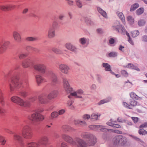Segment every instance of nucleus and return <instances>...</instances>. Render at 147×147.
I'll use <instances>...</instances> for the list:
<instances>
[{
  "instance_id": "e2e57ef3",
  "label": "nucleus",
  "mask_w": 147,
  "mask_h": 147,
  "mask_svg": "<svg viewBox=\"0 0 147 147\" xmlns=\"http://www.w3.org/2000/svg\"><path fill=\"white\" fill-rule=\"evenodd\" d=\"M142 40L144 42H147V35H144L142 37Z\"/></svg>"
},
{
  "instance_id": "7ed1b4c3",
  "label": "nucleus",
  "mask_w": 147,
  "mask_h": 147,
  "mask_svg": "<svg viewBox=\"0 0 147 147\" xmlns=\"http://www.w3.org/2000/svg\"><path fill=\"white\" fill-rule=\"evenodd\" d=\"M63 80L64 88L65 91L67 94L70 93V95L68 96V97L69 98H71L72 96H76L77 98H82V96H78L77 95V94H81L83 93V91L82 90L79 89L77 92H71L72 91V88L70 87L67 80L65 78H63Z\"/></svg>"
},
{
  "instance_id": "49530a36",
  "label": "nucleus",
  "mask_w": 147,
  "mask_h": 147,
  "mask_svg": "<svg viewBox=\"0 0 147 147\" xmlns=\"http://www.w3.org/2000/svg\"><path fill=\"white\" fill-rule=\"evenodd\" d=\"M52 50L53 52L57 54H60L62 53L61 51L56 48H53Z\"/></svg>"
},
{
  "instance_id": "a19ab883",
  "label": "nucleus",
  "mask_w": 147,
  "mask_h": 147,
  "mask_svg": "<svg viewBox=\"0 0 147 147\" xmlns=\"http://www.w3.org/2000/svg\"><path fill=\"white\" fill-rule=\"evenodd\" d=\"M0 102L1 104L3 106L5 105V102L3 100V94L0 90Z\"/></svg>"
},
{
  "instance_id": "8fccbe9b",
  "label": "nucleus",
  "mask_w": 147,
  "mask_h": 147,
  "mask_svg": "<svg viewBox=\"0 0 147 147\" xmlns=\"http://www.w3.org/2000/svg\"><path fill=\"white\" fill-rule=\"evenodd\" d=\"M6 142V140L4 138L1 136H0V143H1V144L4 145L5 144Z\"/></svg>"
},
{
  "instance_id": "13d9d810",
  "label": "nucleus",
  "mask_w": 147,
  "mask_h": 147,
  "mask_svg": "<svg viewBox=\"0 0 147 147\" xmlns=\"http://www.w3.org/2000/svg\"><path fill=\"white\" fill-rule=\"evenodd\" d=\"M111 132L119 134H121L122 133V131L118 130H114L111 129Z\"/></svg>"
},
{
  "instance_id": "c03bdc74",
  "label": "nucleus",
  "mask_w": 147,
  "mask_h": 147,
  "mask_svg": "<svg viewBox=\"0 0 147 147\" xmlns=\"http://www.w3.org/2000/svg\"><path fill=\"white\" fill-rule=\"evenodd\" d=\"M146 23L145 21L144 20H140L138 22V25L139 26H144Z\"/></svg>"
},
{
  "instance_id": "a211bd4d",
  "label": "nucleus",
  "mask_w": 147,
  "mask_h": 147,
  "mask_svg": "<svg viewBox=\"0 0 147 147\" xmlns=\"http://www.w3.org/2000/svg\"><path fill=\"white\" fill-rule=\"evenodd\" d=\"M59 69L63 73L65 74L68 73L69 68L66 65L63 64H60L59 66Z\"/></svg>"
},
{
  "instance_id": "864d4df0",
  "label": "nucleus",
  "mask_w": 147,
  "mask_h": 147,
  "mask_svg": "<svg viewBox=\"0 0 147 147\" xmlns=\"http://www.w3.org/2000/svg\"><path fill=\"white\" fill-rule=\"evenodd\" d=\"M90 118V116L88 114H85L82 116V118L84 120L88 119Z\"/></svg>"
},
{
  "instance_id": "3c124183",
  "label": "nucleus",
  "mask_w": 147,
  "mask_h": 147,
  "mask_svg": "<svg viewBox=\"0 0 147 147\" xmlns=\"http://www.w3.org/2000/svg\"><path fill=\"white\" fill-rule=\"evenodd\" d=\"M76 2L77 6L80 8H81L82 5V3L80 0H76Z\"/></svg>"
},
{
  "instance_id": "39448f33",
  "label": "nucleus",
  "mask_w": 147,
  "mask_h": 147,
  "mask_svg": "<svg viewBox=\"0 0 147 147\" xmlns=\"http://www.w3.org/2000/svg\"><path fill=\"white\" fill-rule=\"evenodd\" d=\"M37 100L36 96L31 98L29 99V101L26 100L25 101L20 98L16 96H13L11 98V100L13 102L25 107H29L30 105V102H34Z\"/></svg>"
},
{
  "instance_id": "69168bd1",
  "label": "nucleus",
  "mask_w": 147,
  "mask_h": 147,
  "mask_svg": "<svg viewBox=\"0 0 147 147\" xmlns=\"http://www.w3.org/2000/svg\"><path fill=\"white\" fill-rule=\"evenodd\" d=\"M106 127V126H105L95 125V129H100L101 127Z\"/></svg>"
},
{
  "instance_id": "e433bc0d",
  "label": "nucleus",
  "mask_w": 147,
  "mask_h": 147,
  "mask_svg": "<svg viewBox=\"0 0 147 147\" xmlns=\"http://www.w3.org/2000/svg\"><path fill=\"white\" fill-rule=\"evenodd\" d=\"M140 32L138 30H136L131 32L132 36L133 38H135L139 35Z\"/></svg>"
},
{
  "instance_id": "09e8293b",
  "label": "nucleus",
  "mask_w": 147,
  "mask_h": 147,
  "mask_svg": "<svg viewBox=\"0 0 147 147\" xmlns=\"http://www.w3.org/2000/svg\"><path fill=\"white\" fill-rule=\"evenodd\" d=\"M109 42L111 45V46H115V45L113 44L115 42V40L113 38H110L109 40Z\"/></svg>"
},
{
  "instance_id": "9b49d317",
  "label": "nucleus",
  "mask_w": 147,
  "mask_h": 147,
  "mask_svg": "<svg viewBox=\"0 0 147 147\" xmlns=\"http://www.w3.org/2000/svg\"><path fill=\"white\" fill-rule=\"evenodd\" d=\"M58 23L54 22L52 26H51L48 31V36L49 38L54 37L55 35V30L57 27Z\"/></svg>"
},
{
  "instance_id": "9d476101",
  "label": "nucleus",
  "mask_w": 147,
  "mask_h": 147,
  "mask_svg": "<svg viewBox=\"0 0 147 147\" xmlns=\"http://www.w3.org/2000/svg\"><path fill=\"white\" fill-rule=\"evenodd\" d=\"M112 28L113 30L116 31L118 32H120L122 34H125V28L123 26L120 24L119 21H116L114 23L112 26Z\"/></svg>"
},
{
  "instance_id": "f704fd0d",
  "label": "nucleus",
  "mask_w": 147,
  "mask_h": 147,
  "mask_svg": "<svg viewBox=\"0 0 147 147\" xmlns=\"http://www.w3.org/2000/svg\"><path fill=\"white\" fill-rule=\"evenodd\" d=\"M26 39L27 41L33 42L37 40L38 38L36 37L30 36L26 37Z\"/></svg>"
},
{
  "instance_id": "bf43d9fd",
  "label": "nucleus",
  "mask_w": 147,
  "mask_h": 147,
  "mask_svg": "<svg viewBox=\"0 0 147 147\" xmlns=\"http://www.w3.org/2000/svg\"><path fill=\"white\" fill-rule=\"evenodd\" d=\"M73 102L69 100L68 101L67 103V104L68 105H69V108L71 109H73L74 108V107L72 106V104Z\"/></svg>"
},
{
  "instance_id": "052dcab7",
  "label": "nucleus",
  "mask_w": 147,
  "mask_h": 147,
  "mask_svg": "<svg viewBox=\"0 0 147 147\" xmlns=\"http://www.w3.org/2000/svg\"><path fill=\"white\" fill-rule=\"evenodd\" d=\"M27 55L24 54H20L18 55L19 58L20 59H23L26 57Z\"/></svg>"
},
{
  "instance_id": "f257e3e1",
  "label": "nucleus",
  "mask_w": 147,
  "mask_h": 147,
  "mask_svg": "<svg viewBox=\"0 0 147 147\" xmlns=\"http://www.w3.org/2000/svg\"><path fill=\"white\" fill-rule=\"evenodd\" d=\"M19 66H16L13 69L9 71L7 75H4L5 80H7L10 92L16 90L18 88L21 89L24 88V89L19 93L22 96L25 98L28 95L29 91L28 81L27 78L24 79L22 82L20 80L19 77L17 73H16V70L19 68Z\"/></svg>"
},
{
  "instance_id": "dca6fc26",
  "label": "nucleus",
  "mask_w": 147,
  "mask_h": 147,
  "mask_svg": "<svg viewBox=\"0 0 147 147\" xmlns=\"http://www.w3.org/2000/svg\"><path fill=\"white\" fill-rule=\"evenodd\" d=\"M33 64L32 61L29 59H27L24 60L22 62V65L24 68H26Z\"/></svg>"
},
{
  "instance_id": "a18cd8bd",
  "label": "nucleus",
  "mask_w": 147,
  "mask_h": 147,
  "mask_svg": "<svg viewBox=\"0 0 147 147\" xmlns=\"http://www.w3.org/2000/svg\"><path fill=\"white\" fill-rule=\"evenodd\" d=\"M138 133L140 135H145L147 134V131L144 129H140L139 130Z\"/></svg>"
},
{
  "instance_id": "20e7f679",
  "label": "nucleus",
  "mask_w": 147,
  "mask_h": 147,
  "mask_svg": "<svg viewBox=\"0 0 147 147\" xmlns=\"http://www.w3.org/2000/svg\"><path fill=\"white\" fill-rule=\"evenodd\" d=\"M43 111L42 109H39L33 111L31 115L28 117V120L34 125L39 124L40 121L44 118V116L39 113Z\"/></svg>"
},
{
  "instance_id": "c9c22d12",
  "label": "nucleus",
  "mask_w": 147,
  "mask_h": 147,
  "mask_svg": "<svg viewBox=\"0 0 147 147\" xmlns=\"http://www.w3.org/2000/svg\"><path fill=\"white\" fill-rule=\"evenodd\" d=\"M117 14L121 20L123 21L125 20L124 16L122 12L118 11H117Z\"/></svg>"
},
{
  "instance_id": "37998d69",
  "label": "nucleus",
  "mask_w": 147,
  "mask_h": 147,
  "mask_svg": "<svg viewBox=\"0 0 147 147\" xmlns=\"http://www.w3.org/2000/svg\"><path fill=\"white\" fill-rule=\"evenodd\" d=\"M129 101L130 105L133 106H135L137 105V101L134 100V99H131L129 100Z\"/></svg>"
},
{
  "instance_id": "cd10ccee",
  "label": "nucleus",
  "mask_w": 147,
  "mask_h": 147,
  "mask_svg": "<svg viewBox=\"0 0 147 147\" xmlns=\"http://www.w3.org/2000/svg\"><path fill=\"white\" fill-rule=\"evenodd\" d=\"M97 9L98 12L104 17H106L107 16L106 12L100 7H97Z\"/></svg>"
},
{
  "instance_id": "4d7b16f0",
  "label": "nucleus",
  "mask_w": 147,
  "mask_h": 147,
  "mask_svg": "<svg viewBox=\"0 0 147 147\" xmlns=\"http://www.w3.org/2000/svg\"><path fill=\"white\" fill-rule=\"evenodd\" d=\"M100 130L102 132H107V131H110L111 129H108L105 128V127H101Z\"/></svg>"
},
{
  "instance_id": "bb28decb",
  "label": "nucleus",
  "mask_w": 147,
  "mask_h": 147,
  "mask_svg": "<svg viewBox=\"0 0 147 147\" xmlns=\"http://www.w3.org/2000/svg\"><path fill=\"white\" fill-rule=\"evenodd\" d=\"M79 41L82 45H84L86 43L88 44L89 43V39L85 37L81 38L79 39Z\"/></svg>"
},
{
  "instance_id": "5701e85b",
  "label": "nucleus",
  "mask_w": 147,
  "mask_h": 147,
  "mask_svg": "<svg viewBox=\"0 0 147 147\" xmlns=\"http://www.w3.org/2000/svg\"><path fill=\"white\" fill-rule=\"evenodd\" d=\"M112 98L110 96H109L105 99L101 100L98 103V105H100L106 103L110 102L112 100Z\"/></svg>"
},
{
  "instance_id": "0e129e2a",
  "label": "nucleus",
  "mask_w": 147,
  "mask_h": 147,
  "mask_svg": "<svg viewBox=\"0 0 147 147\" xmlns=\"http://www.w3.org/2000/svg\"><path fill=\"white\" fill-rule=\"evenodd\" d=\"M131 119L135 123H137L139 119V118L137 117H131Z\"/></svg>"
},
{
  "instance_id": "b1692460",
  "label": "nucleus",
  "mask_w": 147,
  "mask_h": 147,
  "mask_svg": "<svg viewBox=\"0 0 147 147\" xmlns=\"http://www.w3.org/2000/svg\"><path fill=\"white\" fill-rule=\"evenodd\" d=\"M26 49L29 52L34 51L36 53H39L40 51V50L37 49L30 46H27L26 48Z\"/></svg>"
},
{
  "instance_id": "f8f14e48",
  "label": "nucleus",
  "mask_w": 147,
  "mask_h": 147,
  "mask_svg": "<svg viewBox=\"0 0 147 147\" xmlns=\"http://www.w3.org/2000/svg\"><path fill=\"white\" fill-rule=\"evenodd\" d=\"M34 68L37 72L42 74L47 73L45 70V66L42 65H34Z\"/></svg>"
},
{
  "instance_id": "5fc2aeb1",
  "label": "nucleus",
  "mask_w": 147,
  "mask_h": 147,
  "mask_svg": "<svg viewBox=\"0 0 147 147\" xmlns=\"http://www.w3.org/2000/svg\"><path fill=\"white\" fill-rule=\"evenodd\" d=\"M130 136H131L133 139H135L137 141H139L141 142H142V141L141 140L140 138H137L136 136H133L132 135H130Z\"/></svg>"
},
{
  "instance_id": "f03ea898",
  "label": "nucleus",
  "mask_w": 147,
  "mask_h": 147,
  "mask_svg": "<svg viewBox=\"0 0 147 147\" xmlns=\"http://www.w3.org/2000/svg\"><path fill=\"white\" fill-rule=\"evenodd\" d=\"M21 125L22 133H19L18 131L13 132L9 129L6 130L7 132L13 134V138L16 147H24L23 138L21 136L22 134L24 137L26 139H30L32 136V129L29 126L28 121L27 120L25 121L21 124Z\"/></svg>"
},
{
  "instance_id": "2f4dec72",
  "label": "nucleus",
  "mask_w": 147,
  "mask_h": 147,
  "mask_svg": "<svg viewBox=\"0 0 147 147\" xmlns=\"http://www.w3.org/2000/svg\"><path fill=\"white\" fill-rule=\"evenodd\" d=\"M118 55V53L116 52H112L109 53L107 56L108 57H115Z\"/></svg>"
},
{
  "instance_id": "7c9ffc66",
  "label": "nucleus",
  "mask_w": 147,
  "mask_h": 147,
  "mask_svg": "<svg viewBox=\"0 0 147 147\" xmlns=\"http://www.w3.org/2000/svg\"><path fill=\"white\" fill-rule=\"evenodd\" d=\"M101 114L99 113H97L96 114L95 113L92 114L90 116V118L93 121L96 120L98 119V117H100Z\"/></svg>"
},
{
  "instance_id": "ea45409f",
  "label": "nucleus",
  "mask_w": 147,
  "mask_h": 147,
  "mask_svg": "<svg viewBox=\"0 0 147 147\" xmlns=\"http://www.w3.org/2000/svg\"><path fill=\"white\" fill-rule=\"evenodd\" d=\"M130 96L131 98V99H138L140 98L138 96H137L134 92H131L130 94Z\"/></svg>"
},
{
  "instance_id": "79ce46f5",
  "label": "nucleus",
  "mask_w": 147,
  "mask_h": 147,
  "mask_svg": "<svg viewBox=\"0 0 147 147\" xmlns=\"http://www.w3.org/2000/svg\"><path fill=\"white\" fill-rule=\"evenodd\" d=\"M127 21L130 24H131L132 25L134 24V20L132 18V17L130 16H127Z\"/></svg>"
},
{
  "instance_id": "1a4fd4ad",
  "label": "nucleus",
  "mask_w": 147,
  "mask_h": 147,
  "mask_svg": "<svg viewBox=\"0 0 147 147\" xmlns=\"http://www.w3.org/2000/svg\"><path fill=\"white\" fill-rule=\"evenodd\" d=\"M48 141L47 137L43 136L36 142H27L26 145L28 147H38L40 145L46 146L47 144Z\"/></svg>"
},
{
  "instance_id": "4468645a",
  "label": "nucleus",
  "mask_w": 147,
  "mask_h": 147,
  "mask_svg": "<svg viewBox=\"0 0 147 147\" xmlns=\"http://www.w3.org/2000/svg\"><path fill=\"white\" fill-rule=\"evenodd\" d=\"M9 43V41H3L0 43V53H3L6 50Z\"/></svg>"
},
{
  "instance_id": "4be33fe9",
  "label": "nucleus",
  "mask_w": 147,
  "mask_h": 147,
  "mask_svg": "<svg viewBox=\"0 0 147 147\" xmlns=\"http://www.w3.org/2000/svg\"><path fill=\"white\" fill-rule=\"evenodd\" d=\"M13 35L15 40L18 42H20L21 41V38L19 34L16 32H14Z\"/></svg>"
},
{
  "instance_id": "6e6552de",
  "label": "nucleus",
  "mask_w": 147,
  "mask_h": 147,
  "mask_svg": "<svg viewBox=\"0 0 147 147\" xmlns=\"http://www.w3.org/2000/svg\"><path fill=\"white\" fill-rule=\"evenodd\" d=\"M58 94V92L56 90L52 91L48 95L43 94L39 95L38 100L40 103L45 104L48 102L49 99H51L56 97Z\"/></svg>"
},
{
  "instance_id": "473e14b6",
  "label": "nucleus",
  "mask_w": 147,
  "mask_h": 147,
  "mask_svg": "<svg viewBox=\"0 0 147 147\" xmlns=\"http://www.w3.org/2000/svg\"><path fill=\"white\" fill-rule=\"evenodd\" d=\"M139 6V5L137 3H135L134 4L132 5L130 9V11H133L136 10Z\"/></svg>"
},
{
  "instance_id": "c85d7f7f",
  "label": "nucleus",
  "mask_w": 147,
  "mask_h": 147,
  "mask_svg": "<svg viewBox=\"0 0 147 147\" xmlns=\"http://www.w3.org/2000/svg\"><path fill=\"white\" fill-rule=\"evenodd\" d=\"M63 130L65 131L74 130V129L68 125H64L62 127Z\"/></svg>"
},
{
  "instance_id": "0eeeda50",
  "label": "nucleus",
  "mask_w": 147,
  "mask_h": 147,
  "mask_svg": "<svg viewBox=\"0 0 147 147\" xmlns=\"http://www.w3.org/2000/svg\"><path fill=\"white\" fill-rule=\"evenodd\" d=\"M63 138L65 141L72 145L76 144L78 147H87L86 142L83 140L78 138H76V142L74 141L69 136L65 135L62 136Z\"/></svg>"
},
{
  "instance_id": "4c0bfd02",
  "label": "nucleus",
  "mask_w": 147,
  "mask_h": 147,
  "mask_svg": "<svg viewBox=\"0 0 147 147\" xmlns=\"http://www.w3.org/2000/svg\"><path fill=\"white\" fill-rule=\"evenodd\" d=\"M92 135V134H88L87 133H83L82 134V137L83 138L88 140L90 138V136Z\"/></svg>"
},
{
  "instance_id": "393cba45",
  "label": "nucleus",
  "mask_w": 147,
  "mask_h": 147,
  "mask_svg": "<svg viewBox=\"0 0 147 147\" xmlns=\"http://www.w3.org/2000/svg\"><path fill=\"white\" fill-rule=\"evenodd\" d=\"M74 123L76 125H80L82 126H85L86 125V123L85 121H80L79 120H74Z\"/></svg>"
},
{
  "instance_id": "58836bf2",
  "label": "nucleus",
  "mask_w": 147,
  "mask_h": 147,
  "mask_svg": "<svg viewBox=\"0 0 147 147\" xmlns=\"http://www.w3.org/2000/svg\"><path fill=\"white\" fill-rule=\"evenodd\" d=\"M144 11V9L143 7H141L138 9L136 11V14L139 15L143 13Z\"/></svg>"
},
{
  "instance_id": "aec40b11",
  "label": "nucleus",
  "mask_w": 147,
  "mask_h": 147,
  "mask_svg": "<svg viewBox=\"0 0 147 147\" xmlns=\"http://www.w3.org/2000/svg\"><path fill=\"white\" fill-rule=\"evenodd\" d=\"M65 112V110L64 109H62L59 111L58 112L57 111H54L51 114V117L52 118L57 117L59 115H60L63 114Z\"/></svg>"
},
{
  "instance_id": "338daca9",
  "label": "nucleus",
  "mask_w": 147,
  "mask_h": 147,
  "mask_svg": "<svg viewBox=\"0 0 147 147\" xmlns=\"http://www.w3.org/2000/svg\"><path fill=\"white\" fill-rule=\"evenodd\" d=\"M5 111L0 107V114L1 115H4L5 113Z\"/></svg>"
},
{
  "instance_id": "603ef678",
  "label": "nucleus",
  "mask_w": 147,
  "mask_h": 147,
  "mask_svg": "<svg viewBox=\"0 0 147 147\" xmlns=\"http://www.w3.org/2000/svg\"><path fill=\"white\" fill-rule=\"evenodd\" d=\"M121 74L125 77H127L128 76V74L125 70H122L121 71Z\"/></svg>"
},
{
  "instance_id": "2eb2a0df",
  "label": "nucleus",
  "mask_w": 147,
  "mask_h": 147,
  "mask_svg": "<svg viewBox=\"0 0 147 147\" xmlns=\"http://www.w3.org/2000/svg\"><path fill=\"white\" fill-rule=\"evenodd\" d=\"M88 140V144L90 146L94 145L97 142V139L96 137L92 134L91 135Z\"/></svg>"
},
{
  "instance_id": "6e6d98bb",
  "label": "nucleus",
  "mask_w": 147,
  "mask_h": 147,
  "mask_svg": "<svg viewBox=\"0 0 147 147\" xmlns=\"http://www.w3.org/2000/svg\"><path fill=\"white\" fill-rule=\"evenodd\" d=\"M97 33L99 34H101L103 33V30L102 28H98L96 30Z\"/></svg>"
},
{
  "instance_id": "423d86ee",
  "label": "nucleus",
  "mask_w": 147,
  "mask_h": 147,
  "mask_svg": "<svg viewBox=\"0 0 147 147\" xmlns=\"http://www.w3.org/2000/svg\"><path fill=\"white\" fill-rule=\"evenodd\" d=\"M127 139L126 137L121 135L115 136L113 138V147H124L127 145Z\"/></svg>"
},
{
  "instance_id": "774afa93",
  "label": "nucleus",
  "mask_w": 147,
  "mask_h": 147,
  "mask_svg": "<svg viewBox=\"0 0 147 147\" xmlns=\"http://www.w3.org/2000/svg\"><path fill=\"white\" fill-rule=\"evenodd\" d=\"M140 128H143L147 127V122H145L144 123L141 125L140 126Z\"/></svg>"
},
{
  "instance_id": "72a5a7b5",
  "label": "nucleus",
  "mask_w": 147,
  "mask_h": 147,
  "mask_svg": "<svg viewBox=\"0 0 147 147\" xmlns=\"http://www.w3.org/2000/svg\"><path fill=\"white\" fill-rule=\"evenodd\" d=\"M85 20L86 23L88 25H93L94 24V23L92 21L90 18L86 17L85 18Z\"/></svg>"
},
{
  "instance_id": "de8ad7c7",
  "label": "nucleus",
  "mask_w": 147,
  "mask_h": 147,
  "mask_svg": "<svg viewBox=\"0 0 147 147\" xmlns=\"http://www.w3.org/2000/svg\"><path fill=\"white\" fill-rule=\"evenodd\" d=\"M67 3L70 6H73L74 5V2L73 0H65Z\"/></svg>"
},
{
  "instance_id": "6ab92c4d",
  "label": "nucleus",
  "mask_w": 147,
  "mask_h": 147,
  "mask_svg": "<svg viewBox=\"0 0 147 147\" xmlns=\"http://www.w3.org/2000/svg\"><path fill=\"white\" fill-rule=\"evenodd\" d=\"M65 46L67 49L74 52H76L77 49L71 43H67L65 45Z\"/></svg>"
},
{
  "instance_id": "c756f323",
  "label": "nucleus",
  "mask_w": 147,
  "mask_h": 147,
  "mask_svg": "<svg viewBox=\"0 0 147 147\" xmlns=\"http://www.w3.org/2000/svg\"><path fill=\"white\" fill-rule=\"evenodd\" d=\"M102 66L103 67L105 68V70L106 71H109L111 69V65L107 63H103Z\"/></svg>"
},
{
  "instance_id": "f3484780",
  "label": "nucleus",
  "mask_w": 147,
  "mask_h": 147,
  "mask_svg": "<svg viewBox=\"0 0 147 147\" xmlns=\"http://www.w3.org/2000/svg\"><path fill=\"white\" fill-rule=\"evenodd\" d=\"M36 74L35 73H34V74H35L36 81L38 85H39L42 82L46 81L40 75H36Z\"/></svg>"
},
{
  "instance_id": "680f3d73",
  "label": "nucleus",
  "mask_w": 147,
  "mask_h": 147,
  "mask_svg": "<svg viewBox=\"0 0 147 147\" xmlns=\"http://www.w3.org/2000/svg\"><path fill=\"white\" fill-rule=\"evenodd\" d=\"M123 106L125 108L129 109H131V108L130 107V105H128L127 103L123 102Z\"/></svg>"
},
{
  "instance_id": "412c9836",
  "label": "nucleus",
  "mask_w": 147,
  "mask_h": 147,
  "mask_svg": "<svg viewBox=\"0 0 147 147\" xmlns=\"http://www.w3.org/2000/svg\"><path fill=\"white\" fill-rule=\"evenodd\" d=\"M16 7L15 5H0V9L2 10L7 11L11 9L15 8Z\"/></svg>"
},
{
  "instance_id": "ddd939ff",
  "label": "nucleus",
  "mask_w": 147,
  "mask_h": 147,
  "mask_svg": "<svg viewBox=\"0 0 147 147\" xmlns=\"http://www.w3.org/2000/svg\"><path fill=\"white\" fill-rule=\"evenodd\" d=\"M48 73L51 77V84L54 86L56 85L58 83L57 76L53 72L51 71H49Z\"/></svg>"
},
{
  "instance_id": "a878e982",
  "label": "nucleus",
  "mask_w": 147,
  "mask_h": 147,
  "mask_svg": "<svg viewBox=\"0 0 147 147\" xmlns=\"http://www.w3.org/2000/svg\"><path fill=\"white\" fill-rule=\"evenodd\" d=\"M124 67L127 68H130L132 69H134L138 71H140V69L137 66L134 65L131 63H129L127 65L124 66Z\"/></svg>"
}]
</instances>
